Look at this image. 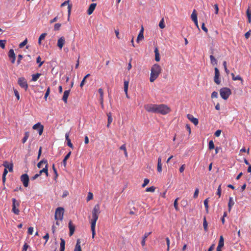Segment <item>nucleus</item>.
Here are the masks:
<instances>
[{
    "label": "nucleus",
    "instance_id": "obj_26",
    "mask_svg": "<svg viewBox=\"0 0 251 251\" xmlns=\"http://www.w3.org/2000/svg\"><path fill=\"white\" fill-rule=\"evenodd\" d=\"M129 81L128 80H124V91L126 95V97L128 98L127 95V91L128 88Z\"/></svg>",
    "mask_w": 251,
    "mask_h": 251
},
{
    "label": "nucleus",
    "instance_id": "obj_46",
    "mask_svg": "<svg viewBox=\"0 0 251 251\" xmlns=\"http://www.w3.org/2000/svg\"><path fill=\"white\" fill-rule=\"evenodd\" d=\"M27 43V39H25L23 42H22L21 43H20L19 44V48H23L25 45H26Z\"/></svg>",
    "mask_w": 251,
    "mask_h": 251
},
{
    "label": "nucleus",
    "instance_id": "obj_23",
    "mask_svg": "<svg viewBox=\"0 0 251 251\" xmlns=\"http://www.w3.org/2000/svg\"><path fill=\"white\" fill-rule=\"evenodd\" d=\"M107 116L108 118H107V124L106 126L107 127H109L110 126V125L112 122V120H113L112 118L111 113L109 112V113H107Z\"/></svg>",
    "mask_w": 251,
    "mask_h": 251
},
{
    "label": "nucleus",
    "instance_id": "obj_2",
    "mask_svg": "<svg viewBox=\"0 0 251 251\" xmlns=\"http://www.w3.org/2000/svg\"><path fill=\"white\" fill-rule=\"evenodd\" d=\"M100 213V206L99 204L95 205L93 211H92V218L91 220V229L92 232V238L95 237V227L97 221L98 219L99 214Z\"/></svg>",
    "mask_w": 251,
    "mask_h": 251
},
{
    "label": "nucleus",
    "instance_id": "obj_37",
    "mask_svg": "<svg viewBox=\"0 0 251 251\" xmlns=\"http://www.w3.org/2000/svg\"><path fill=\"white\" fill-rule=\"evenodd\" d=\"M61 240V242H60V250H65V240L61 238L60 239Z\"/></svg>",
    "mask_w": 251,
    "mask_h": 251
},
{
    "label": "nucleus",
    "instance_id": "obj_16",
    "mask_svg": "<svg viewBox=\"0 0 251 251\" xmlns=\"http://www.w3.org/2000/svg\"><path fill=\"white\" fill-rule=\"evenodd\" d=\"M65 40L64 37H61L58 39L57 45L60 49H61L65 44Z\"/></svg>",
    "mask_w": 251,
    "mask_h": 251
},
{
    "label": "nucleus",
    "instance_id": "obj_63",
    "mask_svg": "<svg viewBox=\"0 0 251 251\" xmlns=\"http://www.w3.org/2000/svg\"><path fill=\"white\" fill-rule=\"evenodd\" d=\"M201 28L202 29L205 31L206 33H207L208 32V29L205 26V25H204V23H202V25H201Z\"/></svg>",
    "mask_w": 251,
    "mask_h": 251
},
{
    "label": "nucleus",
    "instance_id": "obj_7",
    "mask_svg": "<svg viewBox=\"0 0 251 251\" xmlns=\"http://www.w3.org/2000/svg\"><path fill=\"white\" fill-rule=\"evenodd\" d=\"M12 211L16 215H19L20 211L18 207L20 206V202L17 201L15 198L12 199Z\"/></svg>",
    "mask_w": 251,
    "mask_h": 251
},
{
    "label": "nucleus",
    "instance_id": "obj_35",
    "mask_svg": "<svg viewBox=\"0 0 251 251\" xmlns=\"http://www.w3.org/2000/svg\"><path fill=\"white\" fill-rule=\"evenodd\" d=\"M210 59L211 63L212 65H215L217 64V61L215 59V58L214 57V56H213L212 55H211L210 56Z\"/></svg>",
    "mask_w": 251,
    "mask_h": 251
},
{
    "label": "nucleus",
    "instance_id": "obj_30",
    "mask_svg": "<svg viewBox=\"0 0 251 251\" xmlns=\"http://www.w3.org/2000/svg\"><path fill=\"white\" fill-rule=\"evenodd\" d=\"M247 16L248 18V22L249 23H251V11H250L249 8H248L246 11Z\"/></svg>",
    "mask_w": 251,
    "mask_h": 251
},
{
    "label": "nucleus",
    "instance_id": "obj_3",
    "mask_svg": "<svg viewBox=\"0 0 251 251\" xmlns=\"http://www.w3.org/2000/svg\"><path fill=\"white\" fill-rule=\"evenodd\" d=\"M161 68L160 66L157 64H154L151 69V76L150 78V81L151 82H153L159 76L161 73Z\"/></svg>",
    "mask_w": 251,
    "mask_h": 251
},
{
    "label": "nucleus",
    "instance_id": "obj_54",
    "mask_svg": "<svg viewBox=\"0 0 251 251\" xmlns=\"http://www.w3.org/2000/svg\"><path fill=\"white\" fill-rule=\"evenodd\" d=\"M150 182V180L148 178H145L144 181V183L142 184V187H145Z\"/></svg>",
    "mask_w": 251,
    "mask_h": 251
},
{
    "label": "nucleus",
    "instance_id": "obj_47",
    "mask_svg": "<svg viewBox=\"0 0 251 251\" xmlns=\"http://www.w3.org/2000/svg\"><path fill=\"white\" fill-rule=\"evenodd\" d=\"M50 93V88L49 87L47 88V90L45 93V96H44V99L46 100H47V97L49 96Z\"/></svg>",
    "mask_w": 251,
    "mask_h": 251
},
{
    "label": "nucleus",
    "instance_id": "obj_33",
    "mask_svg": "<svg viewBox=\"0 0 251 251\" xmlns=\"http://www.w3.org/2000/svg\"><path fill=\"white\" fill-rule=\"evenodd\" d=\"M191 19L192 21H196L198 20L197 19V14L196 13V10H194L192 14H191Z\"/></svg>",
    "mask_w": 251,
    "mask_h": 251
},
{
    "label": "nucleus",
    "instance_id": "obj_11",
    "mask_svg": "<svg viewBox=\"0 0 251 251\" xmlns=\"http://www.w3.org/2000/svg\"><path fill=\"white\" fill-rule=\"evenodd\" d=\"M29 180V177L27 174H24L21 176V180L25 187H27L28 186Z\"/></svg>",
    "mask_w": 251,
    "mask_h": 251
},
{
    "label": "nucleus",
    "instance_id": "obj_28",
    "mask_svg": "<svg viewBox=\"0 0 251 251\" xmlns=\"http://www.w3.org/2000/svg\"><path fill=\"white\" fill-rule=\"evenodd\" d=\"M157 171L160 172L162 171V164H161V157H159L158 158V163H157Z\"/></svg>",
    "mask_w": 251,
    "mask_h": 251
},
{
    "label": "nucleus",
    "instance_id": "obj_32",
    "mask_svg": "<svg viewBox=\"0 0 251 251\" xmlns=\"http://www.w3.org/2000/svg\"><path fill=\"white\" fill-rule=\"evenodd\" d=\"M231 75L233 80H241L242 81H243L242 78L239 75L235 76L233 73H232Z\"/></svg>",
    "mask_w": 251,
    "mask_h": 251
},
{
    "label": "nucleus",
    "instance_id": "obj_40",
    "mask_svg": "<svg viewBox=\"0 0 251 251\" xmlns=\"http://www.w3.org/2000/svg\"><path fill=\"white\" fill-rule=\"evenodd\" d=\"M208 201H209L208 198L206 199L204 201V205L205 210H206V211L207 213L208 211Z\"/></svg>",
    "mask_w": 251,
    "mask_h": 251
},
{
    "label": "nucleus",
    "instance_id": "obj_14",
    "mask_svg": "<svg viewBox=\"0 0 251 251\" xmlns=\"http://www.w3.org/2000/svg\"><path fill=\"white\" fill-rule=\"evenodd\" d=\"M187 118L192 122L195 126L198 125L199 123V120L197 118H194L193 116L190 114H188L187 115Z\"/></svg>",
    "mask_w": 251,
    "mask_h": 251
},
{
    "label": "nucleus",
    "instance_id": "obj_51",
    "mask_svg": "<svg viewBox=\"0 0 251 251\" xmlns=\"http://www.w3.org/2000/svg\"><path fill=\"white\" fill-rule=\"evenodd\" d=\"M61 25L59 23H57L54 25V30H58L61 26Z\"/></svg>",
    "mask_w": 251,
    "mask_h": 251
},
{
    "label": "nucleus",
    "instance_id": "obj_52",
    "mask_svg": "<svg viewBox=\"0 0 251 251\" xmlns=\"http://www.w3.org/2000/svg\"><path fill=\"white\" fill-rule=\"evenodd\" d=\"M199 189L198 188H196V190H195L194 196H193V197H194V199H196V198H198V195H199Z\"/></svg>",
    "mask_w": 251,
    "mask_h": 251
},
{
    "label": "nucleus",
    "instance_id": "obj_49",
    "mask_svg": "<svg viewBox=\"0 0 251 251\" xmlns=\"http://www.w3.org/2000/svg\"><path fill=\"white\" fill-rule=\"evenodd\" d=\"M221 185L222 184H220L218 188L217 192V195L219 196V197H221Z\"/></svg>",
    "mask_w": 251,
    "mask_h": 251
},
{
    "label": "nucleus",
    "instance_id": "obj_45",
    "mask_svg": "<svg viewBox=\"0 0 251 251\" xmlns=\"http://www.w3.org/2000/svg\"><path fill=\"white\" fill-rule=\"evenodd\" d=\"M155 190V187L154 186H151L149 188H147L146 189V192H154Z\"/></svg>",
    "mask_w": 251,
    "mask_h": 251
},
{
    "label": "nucleus",
    "instance_id": "obj_22",
    "mask_svg": "<svg viewBox=\"0 0 251 251\" xmlns=\"http://www.w3.org/2000/svg\"><path fill=\"white\" fill-rule=\"evenodd\" d=\"M71 154V151H70L66 155V156L64 158V159L61 163L62 165H63V166L64 167H66L67 160L70 157Z\"/></svg>",
    "mask_w": 251,
    "mask_h": 251
},
{
    "label": "nucleus",
    "instance_id": "obj_42",
    "mask_svg": "<svg viewBox=\"0 0 251 251\" xmlns=\"http://www.w3.org/2000/svg\"><path fill=\"white\" fill-rule=\"evenodd\" d=\"M220 76L215 75L214 77V81L217 84H219L221 83V80L219 78Z\"/></svg>",
    "mask_w": 251,
    "mask_h": 251
},
{
    "label": "nucleus",
    "instance_id": "obj_60",
    "mask_svg": "<svg viewBox=\"0 0 251 251\" xmlns=\"http://www.w3.org/2000/svg\"><path fill=\"white\" fill-rule=\"evenodd\" d=\"M221 133V130L219 129V130H217L215 133H214V135L216 136V137H219L220 136V134Z\"/></svg>",
    "mask_w": 251,
    "mask_h": 251
},
{
    "label": "nucleus",
    "instance_id": "obj_17",
    "mask_svg": "<svg viewBox=\"0 0 251 251\" xmlns=\"http://www.w3.org/2000/svg\"><path fill=\"white\" fill-rule=\"evenodd\" d=\"M69 235L71 236L74 234L75 230V226L73 224L71 221L69 223Z\"/></svg>",
    "mask_w": 251,
    "mask_h": 251
},
{
    "label": "nucleus",
    "instance_id": "obj_38",
    "mask_svg": "<svg viewBox=\"0 0 251 251\" xmlns=\"http://www.w3.org/2000/svg\"><path fill=\"white\" fill-rule=\"evenodd\" d=\"M208 149L209 150H211L213 149H214V142L212 140H210L209 143H208Z\"/></svg>",
    "mask_w": 251,
    "mask_h": 251
},
{
    "label": "nucleus",
    "instance_id": "obj_21",
    "mask_svg": "<svg viewBox=\"0 0 251 251\" xmlns=\"http://www.w3.org/2000/svg\"><path fill=\"white\" fill-rule=\"evenodd\" d=\"M80 244V240L78 239L74 251H82Z\"/></svg>",
    "mask_w": 251,
    "mask_h": 251
},
{
    "label": "nucleus",
    "instance_id": "obj_12",
    "mask_svg": "<svg viewBox=\"0 0 251 251\" xmlns=\"http://www.w3.org/2000/svg\"><path fill=\"white\" fill-rule=\"evenodd\" d=\"M8 56L10 59L11 63L14 64L15 62L16 56L13 49H10L8 53Z\"/></svg>",
    "mask_w": 251,
    "mask_h": 251
},
{
    "label": "nucleus",
    "instance_id": "obj_24",
    "mask_svg": "<svg viewBox=\"0 0 251 251\" xmlns=\"http://www.w3.org/2000/svg\"><path fill=\"white\" fill-rule=\"evenodd\" d=\"M154 51L155 53V60L157 62H158L160 61V58L159 57V53L157 47L155 48Z\"/></svg>",
    "mask_w": 251,
    "mask_h": 251
},
{
    "label": "nucleus",
    "instance_id": "obj_44",
    "mask_svg": "<svg viewBox=\"0 0 251 251\" xmlns=\"http://www.w3.org/2000/svg\"><path fill=\"white\" fill-rule=\"evenodd\" d=\"M159 26L160 28L163 29L165 27V25L164 23V19L162 18L159 22Z\"/></svg>",
    "mask_w": 251,
    "mask_h": 251
},
{
    "label": "nucleus",
    "instance_id": "obj_10",
    "mask_svg": "<svg viewBox=\"0 0 251 251\" xmlns=\"http://www.w3.org/2000/svg\"><path fill=\"white\" fill-rule=\"evenodd\" d=\"M32 128L34 130H37L40 135H41L42 134L44 130V126L42 125H41L40 123H38L35 124L33 126Z\"/></svg>",
    "mask_w": 251,
    "mask_h": 251
},
{
    "label": "nucleus",
    "instance_id": "obj_25",
    "mask_svg": "<svg viewBox=\"0 0 251 251\" xmlns=\"http://www.w3.org/2000/svg\"><path fill=\"white\" fill-rule=\"evenodd\" d=\"M151 234V232H146L143 236V240L141 242V245L143 247L146 245V238Z\"/></svg>",
    "mask_w": 251,
    "mask_h": 251
},
{
    "label": "nucleus",
    "instance_id": "obj_39",
    "mask_svg": "<svg viewBox=\"0 0 251 251\" xmlns=\"http://www.w3.org/2000/svg\"><path fill=\"white\" fill-rule=\"evenodd\" d=\"M178 200H179V198H176L174 202V207L176 211H178V210H179L178 206V203H177Z\"/></svg>",
    "mask_w": 251,
    "mask_h": 251
},
{
    "label": "nucleus",
    "instance_id": "obj_8",
    "mask_svg": "<svg viewBox=\"0 0 251 251\" xmlns=\"http://www.w3.org/2000/svg\"><path fill=\"white\" fill-rule=\"evenodd\" d=\"M18 84L21 88H24L25 91L28 89V84L25 77H22L19 78L18 79Z\"/></svg>",
    "mask_w": 251,
    "mask_h": 251
},
{
    "label": "nucleus",
    "instance_id": "obj_9",
    "mask_svg": "<svg viewBox=\"0 0 251 251\" xmlns=\"http://www.w3.org/2000/svg\"><path fill=\"white\" fill-rule=\"evenodd\" d=\"M1 168L3 170V173H8V170L10 172H11L13 171L12 164L6 162L4 163L3 166Z\"/></svg>",
    "mask_w": 251,
    "mask_h": 251
},
{
    "label": "nucleus",
    "instance_id": "obj_59",
    "mask_svg": "<svg viewBox=\"0 0 251 251\" xmlns=\"http://www.w3.org/2000/svg\"><path fill=\"white\" fill-rule=\"evenodd\" d=\"M214 8L215 9V13L216 14H217L218 13L219 8H218V5L217 4H215L214 5Z\"/></svg>",
    "mask_w": 251,
    "mask_h": 251
},
{
    "label": "nucleus",
    "instance_id": "obj_34",
    "mask_svg": "<svg viewBox=\"0 0 251 251\" xmlns=\"http://www.w3.org/2000/svg\"><path fill=\"white\" fill-rule=\"evenodd\" d=\"M90 75V74H88L84 76V77L83 78V79H82V80L81 81V82L80 84V87L81 88H82L83 87L85 83L86 79L87 77H88Z\"/></svg>",
    "mask_w": 251,
    "mask_h": 251
},
{
    "label": "nucleus",
    "instance_id": "obj_13",
    "mask_svg": "<svg viewBox=\"0 0 251 251\" xmlns=\"http://www.w3.org/2000/svg\"><path fill=\"white\" fill-rule=\"evenodd\" d=\"M70 0H66L64 2H63L61 4V6L62 7V6H64L65 5H68V18H69V17L70 16V14H71V9H72V5L71 4H70L69 3Z\"/></svg>",
    "mask_w": 251,
    "mask_h": 251
},
{
    "label": "nucleus",
    "instance_id": "obj_41",
    "mask_svg": "<svg viewBox=\"0 0 251 251\" xmlns=\"http://www.w3.org/2000/svg\"><path fill=\"white\" fill-rule=\"evenodd\" d=\"M203 228H204V230L205 231H207L208 224H207V223L206 222L205 217H204V219H203Z\"/></svg>",
    "mask_w": 251,
    "mask_h": 251
},
{
    "label": "nucleus",
    "instance_id": "obj_19",
    "mask_svg": "<svg viewBox=\"0 0 251 251\" xmlns=\"http://www.w3.org/2000/svg\"><path fill=\"white\" fill-rule=\"evenodd\" d=\"M97 4L96 3H93L90 4V5L88 9L87 10V14L88 15H91L93 13V11H94L96 7Z\"/></svg>",
    "mask_w": 251,
    "mask_h": 251
},
{
    "label": "nucleus",
    "instance_id": "obj_15",
    "mask_svg": "<svg viewBox=\"0 0 251 251\" xmlns=\"http://www.w3.org/2000/svg\"><path fill=\"white\" fill-rule=\"evenodd\" d=\"M69 134H70V131L67 132L65 134V139L67 141V146H69V147H70L71 148L73 149V148H74L73 145L71 143V141L70 139L69 138Z\"/></svg>",
    "mask_w": 251,
    "mask_h": 251
},
{
    "label": "nucleus",
    "instance_id": "obj_48",
    "mask_svg": "<svg viewBox=\"0 0 251 251\" xmlns=\"http://www.w3.org/2000/svg\"><path fill=\"white\" fill-rule=\"evenodd\" d=\"M93 198V194L91 192H89L87 198V201H88L91 200H92Z\"/></svg>",
    "mask_w": 251,
    "mask_h": 251
},
{
    "label": "nucleus",
    "instance_id": "obj_64",
    "mask_svg": "<svg viewBox=\"0 0 251 251\" xmlns=\"http://www.w3.org/2000/svg\"><path fill=\"white\" fill-rule=\"evenodd\" d=\"M246 179L248 181L251 182V174H250L246 176Z\"/></svg>",
    "mask_w": 251,
    "mask_h": 251
},
{
    "label": "nucleus",
    "instance_id": "obj_36",
    "mask_svg": "<svg viewBox=\"0 0 251 251\" xmlns=\"http://www.w3.org/2000/svg\"><path fill=\"white\" fill-rule=\"evenodd\" d=\"M29 132H25V135L24 138L22 139V142L23 143H25L27 140L28 138L29 137Z\"/></svg>",
    "mask_w": 251,
    "mask_h": 251
},
{
    "label": "nucleus",
    "instance_id": "obj_5",
    "mask_svg": "<svg viewBox=\"0 0 251 251\" xmlns=\"http://www.w3.org/2000/svg\"><path fill=\"white\" fill-rule=\"evenodd\" d=\"M64 213V209L63 207H59L57 208L55 211V220L62 221L63 218Z\"/></svg>",
    "mask_w": 251,
    "mask_h": 251
},
{
    "label": "nucleus",
    "instance_id": "obj_31",
    "mask_svg": "<svg viewBox=\"0 0 251 251\" xmlns=\"http://www.w3.org/2000/svg\"><path fill=\"white\" fill-rule=\"evenodd\" d=\"M41 74L40 73H37L36 74H33L32 75V81H36L38 80L39 77L41 76Z\"/></svg>",
    "mask_w": 251,
    "mask_h": 251
},
{
    "label": "nucleus",
    "instance_id": "obj_53",
    "mask_svg": "<svg viewBox=\"0 0 251 251\" xmlns=\"http://www.w3.org/2000/svg\"><path fill=\"white\" fill-rule=\"evenodd\" d=\"M22 58H23V55H22L19 54L18 55V59H17V65H19L20 64Z\"/></svg>",
    "mask_w": 251,
    "mask_h": 251
},
{
    "label": "nucleus",
    "instance_id": "obj_29",
    "mask_svg": "<svg viewBox=\"0 0 251 251\" xmlns=\"http://www.w3.org/2000/svg\"><path fill=\"white\" fill-rule=\"evenodd\" d=\"M224 246V239L223 236H220L218 246L221 248Z\"/></svg>",
    "mask_w": 251,
    "mask_h": 251
},
{
    "label": "nucleus",
    "instance_id": "obj_1",
    "mask_svg": "<svg viewBox=\"0 0 251 251\" xmlns=\"http://www.w3.org/2000/svg\"><path fill=\"white\" fill-rule=\"evenodd\" d=\"M145 109L149 112L166 115L171 111L170 107L164 104H147L144 106Z\"/></svg>",
    "mask_w": 251,
    "mask_h": 251
},
{
    "label": "nucleus",
    "instance_id": "obj_43",
    "mask_svg": "<svg viewBox=\"0 0 251 251\" xmlns=\"http://www.w3.org/2000/svg\"><path fill=\"white\" fill-rule=\"evenodd\" d=\"M41 58L40 57V56H39L37 58V60H36L37 63L39 64V67H40L44 63V61H41Z\"/></svg>",
    "mask_w": 251,
    "mask_h": 251
},
{
    "label": "nucleus",
    "instance_id": "obj_57",
    "mask_svg": "<svg viewBox=\"0 0 251 251\" xmlns=\"http://www.w3.org/2000/svg\"><path fill=\"white\" fill-rule=\"evenodd\" d=\"M251 34V30H249L248 32H247L245 34V36L246 39H248L249 37L250 36Z\"/></svg>",
    "mask_w": 251,
    "mask_h": 251
},
{
    "label": "nucleus",
    "instance_id": "obj_62",
    "mask_svg": "<svg viewBox=\"0 0 251 251\" xmlns=\"http://www.w3.org/2000/svg\"><path fill=\"white\" fill-rule=\"evenodd\" d=\"M98 92L100 95V97H103V91L101 88H99L98 90Z\"/></svg>",
    "mask_w": 251,
    "mask_h": 251
},
{
    "label": "nucleus",
    "instance_id": "obj_56",
    "mask_svg": "<svg viewBox=\"0 0 251 251\" xmlns=\"http://www.w3.org/2000/svg\"><path fill=\"white\" fill-rule=\"evenodd\" d=\"M218 94L217 92L214 91L211 94L212 98H217L218 97Z\"/></svg>",
    "mask_w": 251,
    "mask_h": 251
},
{
    "label": "nucleus",
    "instance_id": "obj_61",
    "mask_svg": "<svg viewBox=\"0 0 251 251\" xmlns=\"http://www.w3.org/2000/svg\"><path fill=\"white\" fill-rule=\"evenodd\" d=\"M33 232V227H29L28 228L27 232L29 234H32Z\"/></svg>",
    "mask_w": 251,
    "mask_h": 251
},
{
    "label": "nucleus",
    "instance_id": "obj_6",
    "mask_svg": "<svg viewBox=\"0 0 251 251\" xmlns=\"http://www.w3.org/2000/svg\"><path fill=\"white\" fill-rule=\"evenodd\" d=\"M37 166L40 169L42 168L39 173H48V161L47 160L43 159L40 161L38 163Z\"/></svg>",
    "mask_w": 251,
    "mask_h": 251
},
{
    "label": "nucleus",
    "instance_id": "obj_4",
    "mask_svg": "<svg viewBox=\"0 0 251 251\" xmlns=\"http://www.w3.org/2000/svg\"><path fill=\"white\" fill-rule=\"evenodd\" d=\"M231 94V92L229 88L224 87L220 90V95L224 100H227Z\"/></svg>",
    "mask_w": 251,
    "mask_h": 251
},
{
    "label": "nucleus",
    "instance_id": "obj_50",
    "mask_svg": "<svg viewBox=\"0 0 251 251\" xmlns=\"http://www.w3.org/2000/svg\"><path fill=\"white\" fill-rule=\"evenodd\" d=\"M5 43V40H0V47H1L2 49H4Z\"/></svg>",
    "mask_w": 251,
    "mask_h": 251
},
{
    "label": "nucleus",
    "instance_id": "obj_27",
    "mask_svg": "<svg viewBox=\"0 0 251 251\" xmlns=\"http://www.w3.org/2000/svg\"><path fill=\"white\" fill-rule=\"evenodd\" d=\"M234 202L233 201V198L231 197L229 198V201L228 203V211H230L231 210L232 206L234 205Z\"/></svg>",
    "mask_w": 251,
    "mask_h": 251
},
{
    "label": "nucleus",
    "instance_id": "obj_18",
    "mask_svg": "<svg viewBox=\"0 0 251 251\" xmlns=\"http://www.w3.org/2000/svg\"><path fill=\"white\" fill-rule=\"evenodd\" d=\"M70 92V89L68 90H66L64 92L62 100L65 103H67V100H68V98Z\"/></svg>",
    "mask_w": 251,
    "mask_h": 251
},
{
    "label": "nucleus",
    "instance_id": "obj_55",
    "mask_svg": "<svg viewBox=\"0 0 251 251\" xmlns=\"http://www.w3.org/2000/svg\"><path fill=\"white\" fill-rule=\"evenodd\" d=\"M14 93L15 94V96L16 97V98L18 100H19L20 99V95L19 94L18 91L16 89H14Z\"/></svg>",
    "mask_w": 251,
    "mask_h": 251
},
{
    "label": "nucleus",
    "instance_id": "obj_58",
    "mask_svg": "<svg viewBox=\"0 0 251 251\" xmlns=\"http://www.w3.org/2000/svg\"><path fill=\"white\" fill-rule=\"evenodd\" d=\"M28 247H29V246L27 244V243H25V244L24 245L22 251H27Z\"/></svg>",
    "mask_w": 251,
    "mask_h": 251
},
{
    "label": "nucleus",
    "instance_id": "obj_20",
    "mask_svg": "<svg viewBox=\"0 0 251 251\" xmlns=\"http://www.w3.org/2000/svg\"><path fill=\"white\" fill-rule=\"evenodd\" d=\"M144 39V28L142 26V28L139 32V33L138 35L136 41L137 43H139L140 40H142Z\"/></svg>",
    "mask_w": 251,
    "mask_h": 251
}]
</instances>
